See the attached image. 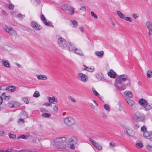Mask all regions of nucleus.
Instances as JSON below:
<instances>
[{
    "mask_svg": "<svg viewBox=\"0 0 152 152\" xmlns=\"http://www.w3.org/2000/svg\"><path fill=\"white\" fill-rule=\"evenodd\" d=\"M66 140V138L64 137L56 138L53 140L54 145L57 148H65L66 147L65 144Z\"/></svg>",
    "mask_w": 152,
    "mask_h": 152,
    "instance_id": "f257e3e1",
    "label": "nucleus"
},
{
    "mask_svg": "<svg viewBox=\"0 0 152 152\" xmlns=\"http://www.w3.org/2000/svg\"><path fill=\"white\" fill-rule=\"evenodd\" d=\"M127 81L126 85L130 86L131 84V79L126 75H122L118 76L116 78V82L122 84L123 82Z\"/></svg>",
    "mask_w": 152,
    "mask_h": 152,
    "instance_id": "f03ea898",
    "label": "nucleus"
},
{
    "mask_svg": "<svg viewBox=\"0 0 152 152\" xmlns=\"http://www.w3.org/2000/svg\"><path fill=\"white\" fill-rule=\"evenodd\" d=\"M58 46L62 48H65L67 45V42L65 39L62 37L59 38L57 40Z\"/></svg>",
    "mask_w": 152,
    "mask_h": 152,
    "instance_id": "7ed1b4c3",
    "label": "nucleus"
},
{
    "mask_svg": "<svg viewBox=\"0 0 152 152\" xmlns=\"http://www.w3.org/2000/svg\"><path fill=\"white\" fill-rule=\"evenodd\" d=\"M64 122L66 124L69 126L74 125L75 123V120L71 117H68L65 118Z\"/></svg>",
    "mask_w": 152,
    "mask_h": 152,
    "instance_id": "20e7f679",
    "label": "nucleus"
},
{
    "mask_svg": "<svg viewBox=\"0 0 152 152\" xmlns=\"http://www.w3.org/2000/svg\"><path fill=\"white\" fill-rule=\"evenodd\" d=\"M134 120L137 121H141L143 120L144 117L142 114H141L139 112H137L135 114L134 117Z\"/></svg>",
    "mask_w": 152,
    "mask_h": 152,
    "instance_id": "39448f33",
    "label": "nucleus"
},
{
    "mask_svg": "<svg viewBox=\"0 0 152 152\" xmlns=\"http://www.w3.org/2000/svg\"><path fill=\"white\" fill-rule=\"evenodd\" d=\"M4 29L10 35H15L16 34L15 31L11 27L6 26L4 28Z\"/></svg>",
    "mask_w": 152,
    "mask_h": 152,
    "instance_id": "423d86ee",
    "label": "nucleus"
},
{
    "mask_svg": "<svg viewBox=\"0 0 152 152\" xmlns=\"http://www.w3.org/2000/svg\"><path fill=\"white\" fill-rule=\"evenodd\" d=\"M31 26L36 30H39L42 28V26L40 25L34 21H33L31 22Z\"/></svg>",
    "mask_w": 152,
    "mask_h": 152,
    "instance_id": "0eeeda50",
    "label": "nucleus"
},
{
    "mask_svg": "<svg viewBox=\"0 0 152 152\" xmlns=\"http://www.w3.org/2000/svg\"><path fill=\"white\" fill-rule=\"evenodd\" d=\"M78 76L80 77L81 80L83 82H86L88 80V77L87 75L83 73H78Z\"/></svg>",
    "mask_w": 152,
    "mask_h": 152,
    "instance_id": "6e6552de",
    "label": "nucleus"
},
{
    "mask_svg": "<svg viewBox=\"0 0 152 152\" xmlns=\"http://www.w3.org/2000/svg\"><path fill=\"white\" fill-rule=\"evenodd\" d=\"M146 25L149 30L148 35H152V23L150 21H147L146 23Z\"/></svg>",
    "mask_w": 152,
    "mask_h": 152,
    "instance_id": "1a4fd4ad",
    "label": "nucleus"
},
{
    "mask_svg": "<svg viewBox=\"0 0 152 152\" xmlns=\"http://www.w3.org/2000/svg\"><path fill=\"white\" fill-rule=\"evenodd\" d=\"M77 141V139L75 137H72L68 140V142L70 145L76 144Z\"/></svg>",
    "mask_w": 152,
    "mask_h": 152,
    "instance_id": "9d476101",
    "label": "nucleus"
},
{
    "mask_svg": "<svg viewBox=\"0 0 152 152\" xmlns=\"http://www.w3.org/2000/svg\"><path fill=\"white\" fill-rule=\"evenodd\" d=\"M69 46L68 47V49L69 51L74 52L75 50H78V49L74 47L73 43L69 42Z\"/></svg>",
    "mask_w": 152,
    "mask_h": 152,
    "instance_id": "9b49d317",
    "label": "nucleus"
},
{
    "mask_svg": "<svg viewBox=\"0 0 152 152\" xmlns=\"http://www.w3.org/2000/svg\"><path fill=\"white\" fill-rule=\"evenodd\" d=\"M143 137L149 140V141L152 142V137L151 134L148 132L145 131L143 134Z\"/></svg>",
    "mask_w": 152,
    "mask_h": 152,
    "instance_id": "f8f14e48",
    "label": "nucleus"
},
{
    "mask_svg": "<svg viewBox=\"0 0 152 152\" xmlns=\"http://www.w3.org/2000/svg\"><path fill=\"white\" fill-rule=\"evenodd\" d=\"M114 86L118 89L120 91L124 90L126 89V86H129L126 85V83H125L124 85H122L121 87H119L118 86L117 83H115Z\"/></svg>",
    "mask_w": 152,
    "mask_h": 152,
    "instance_id": "ddd939ff",
    "label": "nucleus"
},
{
    "mask_svg": "<svg viewBox=\"0 0 152 152\" xmlns=\"http://www.w3.org/2000/svg\"><path fill=\"white\" fill-rule=\"evenodd\" d=\"M107 74L110 77L113 78H115L117 76V74L112 70H110Z\"/></svg>",
    "mask_w": 152,
    "mask_h": 152,
    "instance_id": "4468645a",
    "label": "nucleus"
},
{
    "mask_svg": "<svg viewBox=\"0 0 152 152\" xmlns=\"http://www.w3.org/2000/svg\"><path fill=\"white\" fill-rule=\"evenodd\" d=\"M37 77L39 80H45L48 78V77L46 75H37Z\"/></svg>",
    "mask_w": 152,
    "mask_h": 152,
    "instance_id": "2eb2a0df",
    "label": "nucleus"
},
{
    "mask_svg": "<svg viewBox=\"0 0 152 152\" xmlns=\"http://www.w3.org/2000/svg\"><path fill=\"white\" fill-rule=\"evenodd\" d=\"M127 102L132 107V109H134V108L135 103L134 101L130 99H128L127 100Z\"/></svg>",
    "mask_w": 152,
    "mask_h": 152,
    "instance_id": "dca6fc26",
    "label": "nucleus"
},
{
    "mask_svg": "<svg viewBox=\"0 0 152 152\" xmlns=\"http://www.w3.org/2000/svg\"><path fill=\"white\" fill-rule=\"evenodd\" d=\"M126 132L127 134L130 136L133 137L134 135V131L130 129L127 128L126 129Z\"/></svg>",
    "mask_w": 152,
    "mask_h": 152,
    "instance_id": "f3484780",
    "label": "nucleus"
},
{
    "mask_svg": "<svg viewBox=\"0 0 152 152\" xmlns=\"http://www.w3.org/2000/svg\"><path fill=\"white\" fill-rule=\"evenodd\" d=\"M2 64L5 67L7 68H10V63L8 61L3 59L2 61Z\"/></svg>",
    "mask_w": 152,
    "mask_h": 152,
    "instance_id": "a211bd4d",
    "label": "nucleus"
},
{
    "mask_svg": "<svg viewBox=\"0 0 152 152\" xmlns=\"http://www.w3.org/2000/svg\"><path fill=\"white\" fill-rule=\"evenodd\" d=\"M95 55L100 58H102L104 55V52L102 51H96L95 53Z\"/></svg>",
    "mask_w": 152,
    "mask_h": 152,
    "instance_id": "6ab92c4d",
    "label": "nucleus"
},
{
    "mask_svg": "<svg viewBox=\"0 0 152 152\" xmlns=\"http://www.w3.org/2000/svg\"><path fill=\"white\" fill-rule=\"evenodd\" d=\"M124 95L128 97L131 98L132 96V92L130 91H126L124 92Z\"/></svg>",
    "mask_w": 152,
    "mask_h": 152,
    "instance_id": "aec40b11",
    "label": "nucleus"
},
{
    "mask_svg": "<svg viewBox=\"0 0 152 152\" xmlns=\"http://www.w3.org/2000/svg\"><path fill=\"white\" fill-rule=\"evenodd\" d=\"M117 13L118 15V16L121 18L124 19L125 18V15L123 14L120 11H117Z\"/></svg>",
    "mask_w": 152,
    "mask_h": 152,
    "instance_id": "412c9836",
    "label": "nucleus"
},
{
    "mask_svg": "<svg viewBox=\"0 0 152 152\" xmlns=\"http://www.w3.org/2000/svg\"><path fill=\"white\" fill-rule=\"evenodd\" d=\"M147 102L146 101L143 99H141L139 102V103L141 105H143V106Z\"/></svg>",
    "mask_w": 152,
    "mask_h": 152,
    "instance_id": "4be33fe9",
    "label": "nucleus"
},
{
    "mask_svg": "<svg viewBox=\"0 0 152 152\" xmlns=\"http://www.w3.org/2000/svg\"><path fill=\"white\" fill-rule=\"evenodd\" d=\"M143 106L145 109L146 111L149 110L151 107L150 105L148 104L147 102Z\"/></svg>",
    "mask_w": 152,
    "mask_h": 152,
    "instance_id": "5701e85b",
    "label": "nucleus"
},
{
    "mask_svg": "<svg viewBox=\"0 0 152 152\" xmlns=\"http://www.w3.org/2000/svg\"><path fill=\"white\" fill-rule=\"evenodd\" d=\"M21 114L24 118H28V115L26 111H23L21 113Z\"/></svg>",
    "mask_w": 152,
    "mask_h": 152,
    "instance_id": "b1692460",
    "label": "nucleus"
},
{
    "mask_svg": "<svg viewBox=\"0 0 152 152\" xmlns=\"http://www.w3.org/2000/svg\"><path fill=\"white\" fill-rule=\"evenodd\" d=\"M71 23L73 25V27L75 28L77 27L78 25V22L75 20H71Z\"/></svg>",
    "mask_w": 152,
    "mask_h": 152,
    "instance_id": "393cba45",
    "label": "nucleus"
},
{
    "mask_svg": "<svg viewBox=\"0 0 152 152\" xmlns=\"http://www.w3.org/2000/svg\"><path fill=\"white\" fill-rule=\"evenodd\" d=\"M15 87L13 86H11L8 87L7 88V90L9 91L12 92L15 91Z\"/></svg>",
    "mask_w": 152,
    "mask_h": 152,
    "instance_id": "a878e982",
    "label": "nucleus"
},
{
    "mask_svg": "<svg viewBox=\"0 0 152 152\" xmlns=\"http://www.w3.org/2000/svg\"><path fill=\"white\" fill-rule=\"evenodd\" d=\"M152 77V72L151 70H148L147 72V77L149 78Z\"/></svg>",
    "mask_w": 152,
    "mask_h": 152,
    "instance_id": "bb28decb",
    "label": "nucleus"
},
{
    "mask_svg": "<svg viewBox=\"0 0 152 152\" xmlns=\"http://www.w3.org/2000/svg\"><path fill=\"white\" fill-rule=\"evenodd\" d=\"M146 148L149 152H152V146L148 144L146 145Z\"/></svg>",
    "mask_w": 152,
    "mask_h": 152,
    "instance_id": "cd10ccee",
    "label": "nucleus"
},
{
    "mask_svg": "<svg viewBox=\"0 0 152 152\" xmlns=\"http://www.w3.org/2000/svg\"><path fill=\"white\" fill-rule=\"evenodd\" d=\"M48 99L49 102H50L51 104L53 103L54 102V96H53L52 97H48Z\"/></svg>",
    "mask_w": 152,
    "mask_h": 152,
    "instance_id": "c85d7f7f",
    "label": "nucleus"
},
{
    "mask_svg": "<svg viewBox=\"0 0 152 152\" xmlns=\"http://www.w3.org/2000/svg\"><path fill=\"white\" fill-rule=\"evenodd\" d=\"M42 116L43 118H48L51 116V115L49 113H43Z\"/></svg>",
    "mask_w": 152,
    "mask_h": 152,
    "instance_id": "c756f323",
    "label": "nucleus"
},
{
    "mask_svg": "<svg viewBox=\"0 0 152 152\" xmlns=\"http://www.w3.org/2000/svg\"><path fill=\"white\" fill-rule=\"evenodd\" d=\"M136 146L138 148H142L143 146V145L142 143L140 142L139 143H137L136 144Z\"/></svg>",
    "mask_w": 152,
    "mask_h": 152,
    "instance_id": "7c9ffc66",
    "label": "nucleus"
},
{
    "mask_svg": "<svg viewBox=\"0 0 152 152\" xmlns=\"http://www.w3.org/2000/svg\"><path fill=\"white\" fill-rule=\"evenodd\" d=\"M83 70H86L87 71L90 72H93L94 70V67H88L87 69H84Z\"/></svg>",
    "mask_w": 152,
    "mask_h": 152,
    "instance_id": "2f4dec72",
    "label": "nucleus"
},
{
    "mask_svg": "<svg viewBox=\"0 0 152 152\" xmlns=\"http://www.w3.org/2000/svg\"><path fill=\"white\" fill-rule=\"evenodd\" d=\"M74 52L80 56H83V54L82 53V52L80 50H75Z\"/></svg>",
    "mask_w": 152,
    "mask_h": 152,
    "instance_id": "473e14b6",
    "label": "nucleus"
},
{
    "mask_svg": "<svg viewBox=\"0 0 152 152\" xmlns=\"http://www.w3.org/2000/svg\"><path fill=\"white\" fill-rule=\"evenodd\" d=\"M40 96L39 92L37 91H35L34 94L33 96L35 97H38Z\"/></svg>",
    "mask_w": 152,
    "mask_h": 152,
    "instance_id": "72a5a7b5",
    "label": "nucleus"
},
{
    "mask_svg": "<svg viewBox=\"0 0 152 152\" xmlns=\"http://www.w3.org/2000/svg\"><path fill=\"white\" fill-rule=\"evenodd\" d=\"M89 140L94 147L95 146H96V145L98 143L96 141L94 140L93 139L91 138H89Z\"/></svg>",
    "mask_w": 152,
    "mask_h": 152,
    "instance_id": "f704fd0d",
    "label": "nucleus"
},
{
    "mask_svg": "<svg viewBox=\"0 0 152 152\" xmlns=\"http://www.w3.org/2000/svg\"><path fill=\"white\" fill-rule=\"evenodd\" d=\"M20 105V104L18 102H15L14 101V103H13V108L17 107Z\"/></svg>",
    "mask_w": 152,
    "mask_h": 152,
    "instance_id": "c9c22d12",
    "label": "nucleus"
},
{
    "mask_svg": "<svg viewBox=\"0 0 152 152\" xmlns=\"http://www.w3.org/2000/svg\"><path fill=\"white\" fill-rule=\"evenodd\" d=\"M74 10L75 8L72 7L71 8V9L69 10V14L71 15H72L73 14H74Z\"/></svg>",
    "mask_w": 152,
    "mask_h": 152,
    "instance_id": "e433bc0d",
    "label": "nucleus"
},
{
    "mask_svg": "<svg viewBox=\"0 0 152 152\" xmlns=\"http://www.w3.org/2000/svg\"><path fill=\"white\" fill-rule=\"evenodd\" d=\"M2 96H3V97L6 100H7V99L6 98H7V100H8V99H9L10 98V96H6V94L5 93H3L2 94Z\"/></svg>",
    "mask_w": 152,
    "mask_h": 152,
    "instance_id": "4c0bfd02",
    "label": "nucleus"
},
{
    "mask_svg": "<svg viewBox=\"0 0 152 152\" xmlns=\"http://www.w3.org/2000/svg\"><path fill=\"white\" fill-rule=\"evenodd\" d=\"M95 147L99 150L100 151L102 149V146L99 145L98 143L96 145V146H95Z\"/></svg>",
    "mask_w": 152,
    "mask_h": 152,
    "instance_id": "58836bf2",
    "label": "nucleus"
},
{
    "mask_svg": "<svg viewBox=\"0 0 152 152\" xmlns=\"http://www.w3.org/2000/svg\"><path fill=\"white\" fill-rule=\"evenodd\" d=\"M104 108L105 110L107 111L110 110V107L107 104H105L104 106Z\"/></svg>",
    "mask_w": 152,
    "mask_h": 152,
    "instance_id": "ea45409f",
    "label": "nucleus"
},
{
    "mask_svg": "<svg viewBox=\"0 0 152 152\" xmlns=\"http://www.w3.org/2000/svg\"><path fill=\"white\" fill-rule=\"evenodd\" d=\"M91 14L92 16L94 18L97 19L98 18V16L96 14H95L93 11L91 12Z\"/></svg>",
    "mask_w": 152,
    "mask_h": 152,
    "instance_id": "a19ab883",
    "label": "nucleus"
},
{
    "mask_svg": "<svg viewBox=\"0 0 152 152\" xmlns=\"http://www.w3.org/2000/svg\"><path fill=\"white\" fill-rule=\"evenodd\" d=\"M124 19H125V20H126L128 21L129 22H131L132 21V18L130 17H125V16Z\"/></svg>",
    "mask_w": 152,
    "mask_h": 152,
    "instance_id": "79ce46f5",
    "label": "nucleus"
},
{
    "mask_svg": "<svg viewBox=\"0 0 152 152\" xmlns=\"http://www.w3.org/2000/svg\"><path fill=\"white\" fill-rule=\"evenodd\" d=\"M68 4H63L61 6L62 9L64 10H66V8Z\"/></svg>",
    "mask_w": 152,
    "mask_h": 152,
    "instance_id": "37998d69",
    "label": "nucleus"
},
{
    "mask_svg": "<svg viewBox=\"0 0 152 152\" xmlns=\"http://www.w3.org/2000/svg\"><path fill=\"white\" fill-rule=\"evenodd\" d=\"M9 136L10 138H15L16 137V135L11 133L9 134Z\"/></svg>",
    "mask_w": 152,
    "mask_h": 152,
    "instance_id": "c03bdc74",
    "label": "nucleus"
},
{
    "mask_svg": "<svg viewBox=\"0 0 152 152\" xmlns=\"http://www.w3.org/2000/svg\"><path fill=\"white\" fill-rule=\"evenodd\" d=\"M13 103H14V101L9 102L8 103L9 106L10 108H13Z\"/></svg>",
    "mask_w": 152,
    "mask_h": 152,
    "instance_id": "a18cd8bd",
    "label": "nucleus"
},
{
    "mask_svg": "<svg viewBox=\"0 0 152 152\" xmlns=\"http://www.w3.org/2000/svg\"><path fill=\"white\" fill-rule=\"evenodd\" d=\"M0 90H7V88L6 87L5 85H3L1 86L0 87Z\"/></svg>",
    "mask_w": 152,
    "mask_h": 152,
    "instance_id": "49530a36",
    "label": "nucleus"
},
{
    "mask_svg": "<svg viewBox=\"0 0 152 152\" xmlns=\"http://www.w3.org/2000/svg\"><path fill=\"white\" fill-rule=\"evenodd\" d=\"M132 16L135 19H137L139 18V16L137 14L133 13Z\"/></svg>",
    "mask_w": 152,
    "mask_h": 152,
    "instance_id": "de8ad7c7",
    "label": "nucleus"
},
{
    "mask_svg": "<svg viewBox=\"0 0 152 152\" xmlns=\"http://www.w3.org/2000/svg\"><path fill=\"white\" fill-rule=\"evenodd\" d=\"M23 138V139H26L27 137H26V136L24 135H22L20 136L19 137H17L18 139L19 138Z\"/></svg>",
    "mask_w": 152,
    "mask_h": 152,
    "instance_id": "09e8293b",
    "label": "nucleus"
},
{
    "mask_svg": "<svg viewBox=\"0 0 152 152\" xmlns=\"http://www.w3.org/2000/svg\"><path fill=\"white\" fill-rule=\"evenodd\" d=\"M53 109L54 111H55L57 113L58 112V106L57 105H55L53 106Z\"/></svg>",
    "mask_w": 152,
    "mask_h": 152,
    "instance_id": "8fccbe9b",
    "label": "nucleus"
},
{
    "mask_svg": "<svg viewBox=\"0 0 152 152\" xmlns=\"http://www.w3.org/2000/svg\"><path fill=\"white\" fill-rule=\"evenodd\" d=\"M14 6L12 4H10L9 5V8L10 10H12L14 9Z\"/></svg>",
    "mask_w": 152,
    "mask_h": 152,
    "instance_id": "3c124183",
    "label": "nucleus"
},
{
    "mask_svg": "<svg viewBox=\"0 0 152 152\" xmlns=\"http://www.w3.org/2000/svg\"><path fill=\"white\" fill-rule=\"evenodd\" d=\"M41 19L42 20V21L44 23L45 21H46V19L44 15L42 14L41 16Z\"/></svg>",
    "mask_w": 152,
    "mask_h": 152,
    "instance_id": "603ef678",
    "label": "nucleus"
},
{
    "mask_svg": "<svg viewBox=\"0 0 152 152\" xmlns=\"http://www.w3.org/2000/svg\"><path fill=\"white\" fill-rule=\"evenodd\" d=\"M44 23L45 25L48 26H50V24L52 23L51 22L48 21V22H47L46 21H45Z\"/></svg>",
    "mask_w": 152,
    "mask_h": 152,
    "instance_id": "864d4df0",
    "label": "nucleus"
},
{
    "mask_svg": "<svg viewBox=\"0 0 152 152\" xmlns=\"http://www.w3.org/2000/svg\"><path fill=\"white\" fill-rule=\"evenodd\" d=\"M147 129V128L146 126H142L141 129V131L143 132H145Z\"/></svg>",
    "mask_w": 152,
    "mask_h": 152,
    "instance_id": "5fc2aeb1",
    "label": "nucleus"
},
{
    "mask_svg": "<svg viewBox=\"0 0 152 152\" xmlns=\"http://www.w3.org/2000/svg\"><path fill=\"white\" fill-rule=\"evenodd\" d=\"M110 145L113 147H115L117 145L115 143L113 142H110Z\"/></svg>",
    "mask_w": 152,
    "mask_h": 152,
    "instance_id": "6e6d98bb",
    "label": "nucleus"
},
{
    "mask_svg": "<svg viewBox=\"0 0 152 152\" xmlns=\"http://www.w3.org/2000/svg\"><path fill=\"white\" fill-rule=\"evenodd\" d=\"M23 101L24 102H26V104H28L29 103V102L28 101V99L26 98H24L23 99Z\"/></svg>",
    "mask_w": 152,
    "mask_h": 152,
    "instance_id": "4d7b16f0",
    "label": "nucleus"
},
{
    "mask_svg": "<svg viewBox=\"0 0 152 152\" xmlns=\"http://www.w3.org/2000/svg\"><path fill=\"white\" fill-rule=\"evenodd\" d=\"M43 105H45L46 106H51V104L50 102H49L48 103H45L43 104Z\"/></svg>",
    "mask_w": 152,
    "mask_h": 152,
    "instance_id": "13d9d810",
    "label": "nucleus"
},
{
    "mask_svg": "<svg viewBox=\"0 0 152 152\" xmlns=\"http://www.w3.org/2000/svg\"><path fill=\"white\" fill-rule=\"evenodd\" d=\"M6 135V133L4 132L3 131H0V136H3V135Z\"/></svg>",
    "mask_w": 152,
    "mask_h": 152,
    "instance_id": "bf43d9fd",
    "label": "nucleus"
},
{
    "mask_svg": "<svg viewBox=\"0 0 152 152\" xmlns=\"http://www.w3.org/2000/svg\"><path fill=\"white\" fill-rule=\"evenodd\" d=\"M79 29L81 31V32L82 33L84 32V28L82 26H80L79 27Z\"/></svg>",
    "mask_w": 152,
    "mask_h": 152,
    "instance_id": "052dcab7",
    "label": "nucleus"
},
{
    "mask_svg": "<svg viewBox=\"0 0 152 152\" xmlns=\"http://www.w3.org/2000/svg\"><path fill=\"white\" fill-rule=\"evenodd\" d=\"M80 10L86 11V7L84 6H82L80 8Z\"/></svg>",
    "mask_w": 152,
    "mask_h": 152,
    "instance_id": "680f3d73",
    "label": "nucleus"
},
{
    "mask_svg": "<svg viewBox=\"0 0 152 152\" xmlns=\"http://www.w3.org/2000/svg\"><path fill=\"white\" fill-rule=\"evenodd\" d=\"M5 48L7 49V50H10V49H11V48L10 47V46H9L8 45H6L5 46Z\"/></svg>",
    "mask_w": 152,
    "mask_h": 152,
    "instance_id": "e2e57ef3",
    "label": "nucleus"
},
{
    "mask_svg": "<svg viewBox=\"0 0 152 152\" xmlns=\"http://www.w3.org/2000/svg\"><path fill=\"white\" fill-rule=\"evenodd\" d=\"M23 16V15L20 13L18 14L17 15L18 18H22Z\"/></svg>",
    "mask_w": 152,
    "mask_h": 152,
    "instance_id": "0e129e2a",
    "label": "nucleus"
},
{
    "mask_svg": "<svg viewBox=\"0 0 152 152\" xmlns=\"http://www.w3.org/2000/svg\"><path fill=\"white\" fill-rule=\"evenodd\" d=\"M93 93L96 96H99V94L96 91H95Z\"/></svg>",
    "mask_w": 152,
    "mask_h": 152,
    "instance_id": "69168bd1",
    "label": "nucleus"
},
{
    "mask_svg": "<svg viewBox=\"0 0 152 152\" xmlns=\"http://www.w3.org/2000/svg\"><path fill=\"white\" fill-rule=\"evenodd\" d=\"M19 121L22 122L23 123H24L25 122V121L24 119L20 118L19 119V121H18V122L19 123Z\"/></svg>",
    "mask_w": 152,
    "mask_h": 152,
    "instance_id": "338daca9",
    "label": "nucleus"
},
{
    "mask_svg": "<svg viewBox=\"0 0 152 152\" xmlns=\"http://www.w3.org/2000/svg\"><path fill=\"white\" fill-rule=\"evenodd\" d=\"M72 7H71L69 6V5H68L66 8V10H69Z\"/></svg>",
    "mask_w": 152,
    "mask_h": 152,
    "instance_id": "774afa93",
    "label": "nucleus"
}]
</instances>
